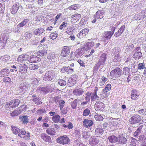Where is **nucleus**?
<instances>
[{
    "instance_id": "1",
    "label": "nucleus",
    "mask_w": 146,
    "mask_h": 146,
    "mask_svg": "<svg viewBox=\"0 0 146 146\" xmlns=\"http://www.w3.org/2000/svg\"><path fill=\"white\" fill-rule=\"evenodd\" d=\"M19 7V4L17 2V3L13 5L11 9V12L12 13L15 14L17 12Z\"/></svg>"
},
{
    "instance_id": "2",
    "label": "nucleus",
    "mask_w": 146,
    "mask_h": 146,
    "mask_svg": "<svg viewBox=\"0 0 146 146\" xmlns=\"http://www.w3.org/2000/svg\"><path fill=\"white\" fill-rule=\"evenodd\" d=\"M103 16L101 12L100 11H98L96 14V15L94 17L96 18H102Z\"/></svg>"
},
{
    "instance_id": "3",
    "label": "nucleus",
    "mask_w": 146,
    "mask_h": 146,
    "mask_svg": "<svg viewBox=\"0 0 146 146\" xmlns=\"http://www.w3.org/2000/svg\"><path fill=\"white\" fill-rule=\"evenodd\" d=\"M78 7H79L78 5L75 4L70 6L68 8L71 10H76Z\"/></svg>"
},
{
    "instance_id": "4",
    "label": "nucleus",
    "mask_w": 146,
    "mask_h": 146,
    "mask_svg": "<svg viewBox=\"0 0 146 146\" xmlns=\"http://www.w3.org/2000/svg\"><path fill=\"white\" fill-rule=\"evenodd\" d=\"M81 17V15L80 14H75L74 15H72V17L73 18L74 17H75L76 18H79Z\"/></svg>"
},
{
    "instance_id": "5",
    "label": "nucleus",
    "mask_w": 146,
    "mask_h": 146,
    "mask_svg": "<svg viewBox=\"0 0 146 146\" xmlns=\"http://www.w3.org/2000/svg\"><path fill=\"white\" fill-rule=\"evenodd\" d=\"M4 8L2 7V5H0V11L1 13H3L4 12Z\"/></svg>"
},
{
    "instance_id": "6",
    "label": "nucleus",
    "mask_w": 146,
    "mask_h": 146,
    "mask_svg": "<svg viewBox=\"0 0 146 146\" xmlns=\"http://www.w3.org/2000/svg\"><path fill=\"white\" fill-rule=\"evenodd\" d=\"M43 3V0H38V3L40 5L42 4Z\"/></svg>"
},
{
    "instance_id": "7",
    "label": "nucleus",
    "mask_w": 146,
    "mask_h": 146,
    "mask_svg": "<svg viewBox=\"0 0 146 146\" xmlns=\"http://www.w3.org/2000/svg\"><path fill=\"white\" fill-rule=\"evenodd\" d=\"M61 15L62 14L61 13H59L57 15L55 18H59L61 17Z\"/></svg>"
},
{
    "instance_id": "8",
    "label": "nucleus",
    "mask_w": 146,
    "mask_h": 146,
    "mask_svg": "<svg viewBox=\"0 0 146 146\" xmlns=\"http://www.w3.org/2000/svg\"><path fill=\"white\" fill-rule=\"evenodd\" d=\"M146 17V15H145L144 14H142V15H141V17L143 18H144Z\"/></svg>"
},
{
    "instance_id": "9",
    "label": "nucleus",
    "mask_w": 146,
    "mask_h": 146,
    "mask_svg": "<svg viewBox=\"0 0 146 146\" xmlns=\"http://www.w3.org/2000/svg\"><path fill=\"white\" fill-rule=\"evenodd\" d=\"M3 1H8L9 0H2Z\"/></svg>"
}]
</instances>
